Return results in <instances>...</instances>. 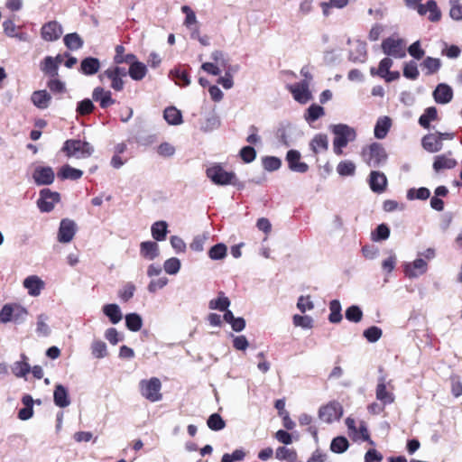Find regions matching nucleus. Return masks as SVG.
<instances>
[{
  "mask_svg": "<svg viewBox=\"0 0 462 462\" xmlns=\"http://www.w3.org/2000/svg\"><path fill=\"white\" fill-rule=\"evenodd\" d=\"M125 325L129 330L137 332L143 327V319L137 313H129L125 316Z\"/></svg>",
  "mask_w": 462,
  "mask_h": 462,
  "instance_id": "37998d69",
  "label": "nucleus"
},
{
  "mask_svg": "<svg viewBox=\"0 0 462 462\" xmlns=\"http://www.w3.org/2000/svg\"><path fill=\"white\" fill-rule=\"evenodd\" d=\"M310 149L314 154L327 152L328 149V138L327 134H315L310 142Z\"/></svg>",
  "mask_w": 462,
  "mask_h": 462,
  "instance_id": "412c9836",
  "label": "nucleus"
},
{
  "mask_svg": "<svg viewBox=\"0 0 462 462\" xmlns=\"http://www.w3.org/2000/svg\"><path fill=\"white\" fill-rule=\"evenodd\" d=\"M107 78L111 80V88L116 91H121L124 88L125 82L123 79L113 73L108 69H106L102 74L99 75L100 79Z\"/></svg>",
  "mask_w": 462,
  "mask_h": 462,
  "instance_id": "79ce46f5",
  "label": "nucleus"
},
{
  "mask_svg": "<svg viewBox=\"0 0 462 462\" xmlns=\"http://www.w3.org/2000/svg\"><path fill=\"white\" fill-rule=\"evenodd\" d=\"M292 127L290 124H282L276 131V138L279 143L286 147H289L292 143Z\"/></svg>",
  "mask_w": 462,
  "mask_h": 462,
  "instance_id": "393cba45",
  "label": "nucleus"
},
{
  "mask_svg": "<svg viewBox=\"0 0 462 462\" xmlns=\"http://www.w3.org/2000/svg\"><path fill=\"white\" fill-rule=\"evenodd\" d=\"M62 151L69 158L74 157L77 159H84L91 156L94 152V148L86 141L69 139L64 143Z\"/></svg>",
  "mask_w": 462,
  "mask_h": 462,
  "instance_id": "20e7f679",
  "label": "nucleus"
},
{
  "mask_svg": "<svg viewBox=\"0 0 462 462\" xmlns=\"http://www.w3.org/2000/svg\"><path fill=\"white\" fill-rule=\"evenodd\" d=\"M92 97L96 102H99V105L102 108H106L116 102L112 98L111 92L109 90H105L101 87H97L94 88Z\"/></svg>",
  "mask_w": 462,
  "mask_h": 462,
  "instance_id": "6ab92c4d",
  "label": "nucleus"
},
{
  "mask_svg": "<svg viewBox=\"0 0 462 462\" xmlns=\"http://www.w3.org/2000/svg\"><path fill=\"white\" fill-rule=\"evenodd\" d=\"M128 74L134 80H142L147 74V68L143 62L137 61L129 67Z\"/></svg>",
  "mask_w": 462,
  "mask_h": 462,
  "instance_id": "ea45409f",
  "label": "nucleus"
},
{
  "mask_svg": "<svg viewBox=\"0 0 462 462\" xmlns=\"http://www.w3.org/2000/svg\"><path fill=\"white\" fill-rule=\"evenodd\" d=\"M163 117L168 124L172 125H178L182 123V116L180 110L174 106L167 107L164 110Z\"/></svg>",
  "mask_w": 462,
  "mask_h": 462,
  "instance_id": "58836bf2",
  "label": "nucleus"
},
{
  "mask_svg": "<svg viewBox=\"0 0 462 462\" xmlns=\"http://www.w3.org/2000/svg\"><path fill=\"white\" fill-rule=\"evenodd\" d=\"M180 261L176 257L169 258L163 263L165 273L170 275L177 274L180 272Z\"/></svg>",
  "mask_w": 462,
  "mask_h": 462,
  "instance_id": "864d4df0",
  "label": "nucleus"
},
{
  "mask_svg": "<svg viewBox=\"0 0 462 462\" xmlns=\"http://www.w3.org/2000/svg\"><path fill=\"white\" fill-rule=\"evenodd\" d=\"M430 195V191L427 188L410 189L407 192V199L410 200L413 199H427Z\"/></svg>",
  "mask_w": 462,
  "mask_h": 462,
  "instance_id": "052dcab7",
  "label": "nucleus"
},
{
  "mask_svg": "<svg viewBox=\"0 0 462 462\" xmlns=\"http://www.w3.org/2000/svg\"><path fill=\"white\" fill-rule=\"evenodd\" d=\"M337 172L343 177L353 176L356 172V164L348 160L341 161L337 166Z\"/></svg>",
  "mask_w": 462,
  "mask_h": 462,
  "instance_id": "de8ad7c7",
  "label": "nucleus"
},
{
  "mask_svg": "<svg viewBox=\"0 0 462 462\" xmlns=\"http://www.w3.org/2000/svg\"><path fill=\"white\" fill-rule=\"evenodd\" d=\"M275 457L281 461L297 462L298 455L294 448L287 447H279L275 451Z\"/></svg>",
  "mask_w": 462,
  "mask_h": 462,
  "instance_id": "2f4dec72",
  "label": "nucleus"
},
{
  "mask_svg": "<svg viewBox=\"0 0 462 462\" xmlns=\"http://www.w3.org/2000/svg\"><path fill=\"white\" fill-rule=\"evenodd\" d=\"M437 255L436 249L429 247L417 253V258L412 262L403 263V273L409 279H417L428 272V261L433 260Z\"/></svg>",
  "mask_w": 462,
  "mask_h": 462,
  "instance_id": "f257e3e1",
  "label": "nucleus"
},
{
  "mask_svg": "<svg viewBox=\"0 0 462 462\" xmlns=\"http://www.w3.org/2000/svg\"><path fill=\"white\" fill-rule=\"evenodd\" d=\"M343 415L342 405L336 401L330 402L323 405L319 410V418L326 423H333L338 420Z\"/></svg>",
  "mask_w": 462,
  "mask_h": 462,
  "instance_id": "6e6552de",
  "label": "nucleus"
},
{
  "mask_svg": "<svg viewBox=\"0 0 462 462\" xmlns=\"http://www.w3.org/2000/svg\"><path fill=\"white\" fill-rule=\"evenodd\" d=\"M264 170L268 171H274L281 168L282 161L275 156H265L262 160Z\"/></svg>",
  "mask_w": 462,
  "mask_h": 462,
  "instance_id": "13d9d810",
  "label": "nucleus"
},
{
  "mask_svg": "<svg viewBox=\"0 0 462 462\" xmlns=\"http://www.w3.org/2000/svg\"><path fill=\"white\" fill-rule=\"evenodd\" d=\"M354 50L349 53V59L353 61L364 62L366 59V45L363 42L356 41L354 43Z\"/></svg>",
  "mask_w": 462,
  "mask_h": 462,
  "instance_id": "473e14b6",
  "label": "nucleus"
},
{
  "mask_svg": "<svg viewBox=\"0 0 462 462\" xmlns=\"http://www.w3.org/2000/svg\"><path fill=\"white\" fill-rule=\"evenodd\" d=\"M48 316L45 314H40L37 317V328L36 332L38 335L47 337L50 335L51 329L47 324Z\"/></svg>",
  "mask_w": 462,
  "mask_h": 462,
  "instance_id": "bf43d9fd",
  "label": "nucleus"
},
{
  "mask_svg": "<svg viewBox=\"0 0 462 462\" xmlns=\"http://www.w3.org/2000/svg\"><path fill=\"white\" fill-rule=\"evenodd\" d=\"M62 32L61 25L56 21L43 24L41 30L42 38L47 42L57 41L61 36Z\"/></svg>",
  "mask_w": 462,
  "mask_h": 462,
  "instance_id": "ddd939ff",
  "label": "nucleus"
},
{
  "mask_svg": "<svg viewBox=\"0 0 462 462\" xmlns=\"http://www.w3.org/2000/svg\"><path fill=\"white\" fill-rule=\"evenodd\" d=\"M168 225L165 221H157L151 227L152 236L156 241H163L167 235Z\"/></svg>",
  "mask_w": 462,
  "mask_h": 462,
  "instance_id": "4c0bfd02",
  "label": "nucleus"
},
{
  "mask_svg": "<svg viewBox=\"0 0 462 462\" xmlns=\"http://www.w3.org/2000/svg\"><path fill=\"white\" fill-rule=\"evenodd\" d=\"M11 371L18 378L25 377L31 372L28 357L24 354H22L21 360L15 361L12 365Z\"/></svg>",
  "mask_w": 462,
  "mask_h": 462,
  "instance_id": "b1692460",
  "label": "nucleus"
},
{
  "mask_svg": "<svg viewBox=\"0 0 462 462\" xmlns=\"http://www.w3.org/2000/svg\"><path fill=\"white\" fill-rule=\"evenodd\" d=\"M230 306V300L225 296L224 292H219L217 299H212L208 302L210 310H217L220 311L226 310Z\"/></svg>",
  "mask_w": 462,
  "mask_h": 462,
  "instance_id": "a19ab883",
  "label": "nucleus"
},
{
  "mask_svg": "<svg viewBox=\"0 0 462 462\" xmlns=\"http://www.w3.org/2000/svg\"><path fill=\"white\" fill-rule=\"evenodd\" d=\"M363 161L370 167H379L387 160V153L382 144L373 143L364 147L361 152Z\"/></svg>",
  "mask_w": 462,
  "mask_h": 462,
  "instance_id": "39448f33",
  "label": "nucleus"
},
{
  "mask_svg": "<svg viewBox=\"0 0 462 462\" xmlns=\"http://www.w3.org/2000/svg\"><path fill=\"white\" fill-rule=\"evenodd\" d=\"M382 50L387 56L402 59L406 56V45L402 39L388 37L382 42Z\"/></svg>",
  "mask_w": 462,
  "mask_h": 462,
  "instance_id": "0eeeda50",
  "label": "nucleus"
},
{
  "mask_svg": "<svg viewBox=\"0 0 462 462\" xmlns=\"http://www.w3.org/2000/svg\"><path fill=\"white\" fill-rule=\"evenodd\" d=\"M100 69V62L97 58L88 57L82 60L80 70L83 74L90 76L96 74Z\"/></svg>",
  "mask_w": 462,
  "mask_h": 462,
  "instance_id": "c85d7f7f",
  "label": "nucleus"
},
{
  "mask_svg": "<svg viewBox=\"0 0 462 462\" xmlns=\"http://www.w3.org/2000/svg\"><path fill=\"white\" fill-rule=\"evenodd\" d=\"M90 350L93 357L97 359L105 358L108 354L106 344L100 339H95L92 341Z\"/></svg>",
  "mask_w": 462,
  "mask_h": 462,
  "instance_id": "e433bc0d",
  "label": "nucleus"
},
{
  "mask_svg": "<svg viewBox=\"0 0 462 462\" xmlns=\"http://www.w3.org/2000/svg\"><path fill=\"white\" fill-rule=\"evenodd\" d=\"M391 125H392V120L390 117H388V116L379 117L375 124L374 130L375 138L383 139L387 135V134L391 128Z\"/></svg>",
  "mask_w": 462,
  "mask_h": 462,
  "instance_id": "bb28decb",
  "label": "nucleus"
},
{
  "mask_svg": "<svg viewBox=\"0 0 462 462\" xmlns=\"http://www.w3.org/2000/svg\"><path fill=\"white\" fill-rule=\"evenodd\" d=\"M77 232V224L69 218L61 219L57 234V240L61 244L70 243Z\"/></svg>",
  "mask_w": 462,
  "mask_h": 462,
  "instance_id": "9d476101",
  "label": "nucleus"
},
{
  "mask_svg": "<svg viewBox=\"0 0 462 462\" xmlns=\"http://www.w3.org/2000/svg\"><path fill=\"white\" fill-rule=\"evenodd\" d=\"M208 427L215 431L223 430L226 427V422L218 413L211 414L207 421Z\"/></svg>",
  "mask_w": 462,
  "mask_h": 462,
  "instance_id": "603ef678",
  "label": "nucleus"
},
{
  "mask_svg": "<svg viewBox=\"0 0 462 462\" xmlns=\"http://www.w3.org/2000/svg\"><path fill=\"white\" fill-rule=\"evenodd\" d=\"M140 254L146 260H154L160 254L158 244L152 241L142 242L140 244Z\"/></svg>",
  "mask_w": 462,
  "mask_h": 462,
  "instance_id": "aec40b11",
  "label": "nucleus"
},
{
  "mask_svg": "<svg viewBox=\"0 0 462 462\" xmlns=\"http://www.w3.org/2000/svg\"><path fill=\"white\" fill-rule=\"evenodd\" d=\"M60 199V193L51 191L50 189H43L40 191L37 206L42 212H51Z\"/></svg>",
  "mask_w": 462,
  "mask_h": 462,
  "instance_id": "1a4fd4ad",
  "label": "nucleus"
},
{
  "mask_svg": "<svg viewBox=\"0 0 462 462\" xmlns=\"http://www.w3.org/2000/svg\"><path fill=\"white\" fill-rule=\"evenodd\" d=\"M139 390L141 395L151 402H157L162 399V383L157 377L141 380Z\"/></svg>",
  "mask_w": 462,
  "mask_h": 462,
  "instance_id": "423d86ee",
  "label": "nucleus"
},
{
  "mask_svg": "<svg viewBox=\"0 0 462 462\" xmlns=\"http://www.w3.org/2000/svg\"><path fill=\"white\" fill-rule=\"evenodd\" d=\"M345 316L348 321L358 323L362 320L363 311L360 307L352 305L346 310Z\"/></svg>",
  "mask_w": 462,
  "mask_h": 462,
  "instance_id": "8fccbe9b",
  "label": "nucleus"
},
{
  "mask_svg": "<svg viewBox=\"0 0 462 462\" xmlns=\"http://www.w3.org/2000/svg\"><path fill=\"white\" fill-rule=\"evenodd\" d=\"M220 126V119L216 114L208 115L201 123L200 130L209 133L217 130Z\"/></svg>",
  "mask_w": 462,
  "mask_h": 462,
  "instance_id": "c9c22d12",
  "label": "nucleus"
},
{
  "mask_svg": "<svg viewBox=\"0 0 462 462\" xmlns=\"http://www.w3.org/2000/svg\"><path fill=\"white\" fill-rule=\"evenodd\" d=\"M294 326L304 329H310L313 327V319L310 316L294 315L292 318Z\"/></svg>",
  "mask_w": 462,
  "mask_h": 462,
  "instance_id": "0e129e2a",
  "label": "nucleus"
},
{
  "mask_svg": "<svg viewBox=\"0 0 462 462\" xmlns=\"http://www.w3.org/2000/svg\"><path fill=\"white\" fill-rule=\"evenodd\" d=\"M83 175V171L81 170L73 168L69 164L62 166L58 171V178L60 180H77L80 179Z\"/></svg>",
  "mask_w": 462,
  "mask_h": 462,
  "instance_id": "7c9ffc66",
  "label": "nucleus"
},
{
  "mask_svg": "<svg viewBox=\"0 0 462 462\" xmlns=\"http://www.w3.org/2000/svg\"><path fill=\"white\" fill-rule=\"evenodd\" d=\"M438 117L437 108L434 106L427 107L419 118V124L425 129L430 127V122L435 121Z\"/></svg>",
  "mask_w": 462,
  "mask_h": 462,
  "instance_id": "f704fd0d",
  "label": "nucleus"
},
{
  "mask_svg": "<svg viewBox=\"0 0 462 462\" xmlns=\"http://www.w3.org/2000/svg\"><path fill=\"white\" fill-rule=\"evenodd\" d=\"M32 178L37 185H50L53 182L55 174L51 167H37Z\"/></svg>",
  "mask_w": 462,
  "mask_h": 462,
  "instance_id": "dca6fc26",
  "label": "nucleus"
},
{
  "mask_svg": "<svg viewBox=\"0 0 462 462\" xmlns=\"http://www.w3.org/2000/svg\"><path fill=\"white\" fill-rule=\"evenodd\" d=\"M341 304L338 300H332L329 302V316L328 320L331 323H339L342 320V314H341Z\"/></svg>",
  "mask_w": 462,
  "mask_h": 462,
  "instance_id": "c03bdc74",
  "label": "nucleus"
},
{
  "mask_svg": "<svg viewBox=\"0 0 462 462\" xmlns=\"http://www.w3.org/2000/svg\"><path fill=\"white\" fill-rule=\"evenodd\" d=\"M420 75L418 66L415 61L405 63L403 68V76L409 79L415 80Z\"/></svg>",
  "mask_w": 462,
  "mask_h": 462,
  "instance_id": "338daca9",
  "label": "nucleus"
},
{
  "mask_svg": "<svg viewBox=\"0 0 462 462\" xmlns=\"http://www.w3.org/2000/svg\"><path fill=\"white\" fill-rule=\"evenodd\" d=\"M286 162L291 171L305 173L309 171V165L301 162V154L297 150H290L287 152Z\"/></svg>",
  "mask_w": 462,
  "mask_h": 462,
  "instance_id": "f8f14e48",
  "label": "nucleus"
},
{
  "mask_svg": "<svg viewBox=\"0 0 462 462\" xmlns=\"http://www.w3.org/2000/svg\"><path fill=\"white\" fill-rule=\"evenodd\" d=\"M28 316V310L26 308L23 307L19 304H14V315H13V322L15 324L23 323Z\"/></svg>",
  "mask_w": 462,
  "mask_h": 462,
  "instance_id": "e2e57ef3",
  "label": "nucleus"
},
{
  "mask_svg": "<svg viewBox=\"0 0 462 462\" xmlns=\"http://www.w3.org/2000/svg\"><path fill=\"white\" fill-rule=\"evenodd\" d=\"M53 402L60 408H66L70 404L69 392L62 384H57L53 392Z\"/></svg>",
  "mask_w": 462,
  "mask_h": 462,
  "instance_id": "4be33fe9",
  "label": "nucleus"
},
{
  "mask_svg": "<svg viewBox=\"0 0 462 462\" xmlns=\"http://www.w3.org/2000/svg\"><path fill=\"white\" fill-rule=\"evenodd\" d=\"M423 69H426L427 75L438 72L441 67V60L438 58L427 57L421 63Z\"/></svg>",
  "mask_w": 462,
  "mask_h": 462,
  "instance_id": "a18cd8bd",
  "label": "nucleus"
},
{
  "mask_svg": "<svg viewBox=\"0 0 462 462\" xmlns=\"http://www.w3.org/2000/svg\"><path fill=\"white\" fill-rule=\"evenodd\" d=\"M324 115V108L318 105H311L305 115V119L309 123L315 122Z\"/></svg>",
  "mask_w": 462,
  "mask_h": 462,
  "instance_id": "4d7b16f0",
  "label": "nucleus"
},
{
  "mask_svg": "<svg viewBox=\"0 0 462 462\" xmlns=\"http://www.w3.org/2000/svg\"><path fill=\"white\" fill-rule=\"evenodd\" d=\"M23 284L32 297H38L45 287V282L37 275L26 277Z\"/></svg>",
  "mask_w": 462,
  "mask_h": 462,
  "instance_id": "2eb2a0df",
  "label": "nucleus"
},
{
  "mask_svg": "<svg viewBox=\"0 0 462 462\" xmlns=\"http://www.w3.org/2000/svg\"><path fill=\"white\" fill-rule=\"evenodd\" d=\"M421 145L427 152L434 153L442 149L443 143L437 134H429L423 136Z\"/></svg>",
  "mask_w": 462,
  "mask_h": 462,
  "instance_id": "5701e85b",
  "label": "nucleus"
},
{
  "mask_svg": "<svg viewBox=\"0 0 462 462\" xmlns=\"http://www.w3.org/2000/svg\"><path fill=\"white\" fill-rule=\"evenodd\" d=\"M309 88L310 86L307 80L288 86L293 98L300 104H306L311 99L312 96Z\"/></svg>",
  "mask_w": 462,
  "mask_h": 462,
  "instance_id": "9b49d317",
  "label": "nucleus"
},
{
  "mask_svg": "<svg viewBox=\"0 0 462 462\" xmlns=\"http://www.w3.org/2000/svg\"><path fill=\"white\" fill-rule=\"evenodd\" d=\"M136 288L133 282H126L118 291V297L124 302L131 300L134 294Z\"/></svg>",
  "mask_w": 462,
  "mask_h": 462,
  "instance_id": "6e6d98bb",
  "label": "nucleus"
},
{
  "mask_svg": "<svg viewBox=\"0 0 462 462\" xmlns=\"http://www.w3.org/2000/svg\"><path fill=\"white\" fill-rule=\"evenodd\" d=\"M349 443L345 437H337L332 439L330 450L334 453H343L348 448Z\"/></svg>",
  "mask_w": 462,
  "mask_h": 462,
  "instance_id": "09e8293b",
  "label": "nucleus"
},
{
  "mask_svg": "<svg viewBox=\"0 0 462 462\" xmlns=\"http://www.w3.org/2000/svg\"><path fill=\"white\" fill-rule=\"evenodd\" d=\"M226 245L219 243L210 248L208 256L212 260H222L226 256Z\"/></svg>",
  "mask_w": 462,
  "mask_h": 462,
  "instance_id": "3c124183",
  "label": "nucleus"
},
{
  "mask_svg": "<svg viewBox=\"0 0 462 462\" xmlns=\"http://www.w3.org/2000/svg\"><path fill=\"white\" fill-rule=\"evenodd\" d=\"M375 396L383 405H388L394 402V394L386 389V378L382 375L378 378L375 389Z\"/></svg>",
  "mask_w": 462,
  "mask_h": 462,
  "instance_id": "4468645a",
  "label": "nucleus"
},
{
  "mask_svg": "<svg viewBox=\"0 0 462 462\" xmlns=\"http://www.w3.org/2000/svg\"><path fill=\"white\" fill-rule=\"evenodd\" d=\"M64 43L66 47L71 51L79 50L83 46L82 39L76 32L65 35Z\"/></svg>",
  "mask_w": 462,
  "mask_h": 462,
  "instance_id": "49530a36",
  "label": "nucleus"
},
{
  "mask_svg": "<svg viewBox=\"0 0 462 462\" xmlns=\"http://www.w3.org/2000/svg\"><path fill=\"white\" fill-rule=\"evenodd\" d=\"M58 69L57 61L51 56L45 57L41 63L42 71L51 78H55L58 76Z\"/></svg>",
  "mask_w": 462,
  "mask_h": 462,
  "instance_id": "72a5a7b5",
  "label": "nucleus"
},
{
  "mask_svg": "<svg viewBox=\"0 0 462 462\" xmlns=\"http://www.w3.org/2000/svg\"><path fill=\"white\" fill-rule=\"evenodd\" d=\"M369 185L374 192L382 193L385 190L387 178L383 172L373 171L369 176Z\"/></svg>",
  "mask_w": 462,
  "mask_h": 462,
  "instance_id": "a211bd4d",
  "label": "nucleus"
},
{
  "mask_svg": "<svg viewBox=\"0 0 462 462\" xmlns=\"http://www.w3.org/2000/svg\"><path fill=\"white\" fill-rule=\"evenodd\" d=\"M424 6L426 7L427 13H430L429 19L431 22H437L440 19L441 13L434 0H429Z\"/></svg>",
  "mask_w": 462,
  "mask_h": 462,
  "instance_id": "69168bd1",
  "label": "nucleus"
},
{
  "mask_svg": "<svg viewBox=\"0 0 462 462\" xmlns=\"http://www.w3.org/2000/svg\"><path fill=\"white\" fill-rule=\"evenodd\" d=\"M103 313L109 319L112 324H117L123 318L120 307L116 303L105 305L103 307Z\"/></svg>",
  "mask_w": 462,
  "mask_h": 462,
  "instance_id": "c756f323",
  "label": "nucleus"
},
{
  "mask_svg": "<svg viewBox=\"0 0 462 462\" xmlns=\"http://www.w3.org/2000/svg\"><path fill=\"white\" fill-rule=\"evenodd\" d=\"M451 152L448 154H442L435 157L433 162V169L436 171L446 169H453L457 165V161L450 157Z\"/></svg>",
  "mask_w": 462,
  "mask_h": 462,
  "instance_id": "a878e982",
  "label": "nucleus"
},
{
  "mask_svg": "<svg viewBox=\"0 0 462 462\" xmlns=\"http://www.w3.org/2000/svg\"><path fill=\"white\" fill-rule=\"evenodd\" d=\"M171 75L175 80L176 84L180 86H189L190 84L189 77L185 70H181L180 69H174L171 70Z\"/></svg>",
  "mask_w": 462,
  "mask_h": 462,
  "instance_id": "5fc2aeb1",
  "label": "nucleus"
},
{
  "mask_svg": "<svg viewBox=\"0 0 462 462\" xmlns=\"http://www.w3.org/2000/svg\"><path fill=\"white\" fill-rule=\"evenodd\" d=\"M207 177L216 185L226 186L233 185L239 189H244L245 185L239 181L236 173L226 171L220 164L215 163L206 171Z\"/></svg>",
  "mask_w": 462,
  "mask_h": 462,
  "instance_id": "7ed1b4c3",
  "label": "nucleus"
},
{
  "mask_svg": "<svg viewBox=\"0 0 462 462\" xmlns=\"http://www.w3.org/2000/svg\"><path fill=\"white\" fill-rule=\"evenodd\" d=\"M335 137L333 139V152L337 156L343 155V149L348 143L354 142L356 138V130L345 124H337L330 126Z\"/></svg>",
  "mask_w": 462,
  "mask_h": 462,
  "instance_id": "f03ea898",
  "label": "nucleus"
},
{
  "mask_svg": "<svg viewBox=\"0 0 462 462\" xmlns=\"http://www.w3.org/2000/svg\"><path fill=\"white\" fill-rule=\"evenodd\" d=\"M363 335L368 342L375 343L381 338V337L383 335V331L380 328H378L376 326H372V327L366 328L364 331Z\"/></svg>",
  "mask_w": 462,
  "mask_h": 462,
  "instance_id": "680f3d73",
  "label": "nucleus"
},
{
  "mask_svg": "<svg viewBox=\"0 0 462 462\" xmlns=\"http://www.w3.org/2000/svg\"><path fill=\"white\" fill-rule=\"evenodd\" d=\"M210 58L219 68L227 67V63L229 62L227 56L222 51L218 50L214 51L210 54Z\"/></svg>",
  "mask_w": 462,
  "mask_h": 462,
  "instance_id": "774afa93",
  "label": "nucleus"
},
{
  "mask_svg": "<svg viewBox=\"0 0 462 462\" xmlns=\"http://www.w3.org/2000/svg\"><path fill=\"white\" fill-rule=\"evenodd\" d=\"M436 103L445 105L453 98V89L446 83H439L432 93Z\"/></svg>",
  "mask_w": 462,
  "mask_h": 462,
  "instance_id": "f3484780",
  "label": "nucleus"
},
{
  "mask_svg": "<svg viewBox=\"0 0 462 462\" xmlns=\"http://www.w3.org/2000/svg\"><path fill=\"white\" fill-rule=\"evenodd\" d=\"M31 99L36 107L45 109L49 106L51 97L46 90H37L32 94Z\"/></svg>",
  "mask_w": 462,
  "mask_h": 462,
  "instance_id": "cd10ccee",
  "label": "nucleus"
}]
</instances>
